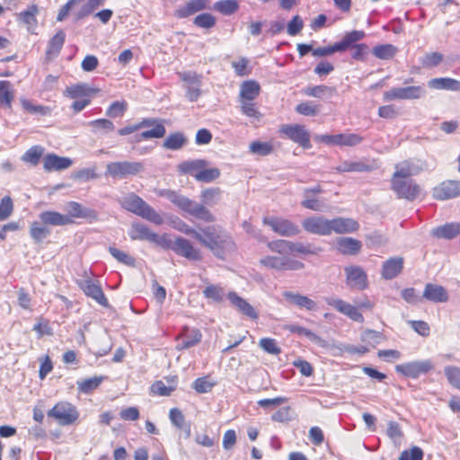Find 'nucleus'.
<instances>
[{
  "label": "nucleus",
  "instance_id": "obj_1",
  "mask_svg": "<svg viewBox=\"0 0 460 460\" xmlns=\"http://www.w3.org/2000/svg\"><path fill=\"white\" fill-rule=\"evenodd\" d=\"M268 249L279 255H264L259 263L268 270H300L305 264L294 257L285 254L316 255L322 249L311 244L295 243L286 239H277L267 243Z\"/></svg>",
  "mask_w": 460,
  "mask_h": 460
},
{
  "label": "nucleus",
  "instance_id": "obj_2",
  "mask_svg": "<svg viewBox=\"0 0 460 460\" xmlns=\"http://www.w3.org/2000/svg\"><path fill=\"white\" fill-rule=\"evenodd\" d=\"M197 241L221 260H225L228 252L236 249L232 236L220 226H208L200 228Z\"/></svg>",
  "mask_w": 460,
  "mask_h": 460
},
{
  "label": "nucleus",
  "instance_id": "obj_3",
  "mask_svg": "<svg viewBox=\"0 0 460 460\" xmlns=\"http://www.w3.org/2000/svg\"><path fill=\"white\" fill-rule=\"evenodd\" d=\"M151 127V129L145 130L135 136V142L139 143L152 138H161L165 135V128L163 122L156 119H144L138 123L128 125L118 130L119 136H127L138 131L141 128Z\"/></svg>",
  "mask_w": 460,
  "mask_h": 460
},
{
  "label": "nucleus",
  "instance_id": "obj_4",
  "mask_svg": "<svg viewBox=\"0 0 460 460\" xmlns=\"http://www.w3.org/2000/svg\"><path fill=\"white\" fill-rule=\"evenodd\" d=\"M119 204L124 209L136 214L155 225L160 226L164 223L163 217L139 196L133 192L123 197L119 200Z\"/></svg>",
  "mask_w": 460,
  "mask_h": 460
},
{
  "label": "nucleus",
  "instance_id": "obj_5",
  "mask_svg": "<svg viewBox=\"0 0 460 460\" xmlns=\"http://www.w3.org/2000/svg\"><path fill=\"white\" fill-rule=\"evenodd\" d=\"M49 418L53 419L60 426L75 424L80 417L77 407L68 401H58L47 412Z\"/></svg>",
  "mask_w": 460,
  "mask_h": 460
},
{
  "label": "nucleus",
  "instance_id": "obj_6",
  "mask_svg": "<svg viewBox=\"0 0 460 460\" xmlns=\"http://www.w3.org/2000/svg\"><path fill=\"white\" fill-rule=\"evenodd\" d=\"M366 36L364 31L353 30L346 32L341 41L335 42L333 45L321 47L313 50L314 57L331 56L335 52H344L349 49L351 43L358 42Z\"/></svg>",
  "mask_w": 460,
  "mask_h": 460
},
{
  "label": "nucleus",
  "instance_id": "obj_7",
  "mask_svg": "<svg viewBox=\"0 0 460 460\" xmlns=\"http://www.w3.org/2000/svg\"><path fill=\"white\" fill-rule=\"evenodd\" d=\"M279 133L304 149H310L311 135L305 126L301 124H284L279 128Z\"/></svg>",
  "mask_w": 460,
  "mask_h": 460
},
{
  "label": "nucleus",
  "instance_id": "obj_8",
  "mask_svg": "<svg viewBox=\"0 0 460 460\" xmlns=\"http://www.w3.org/2000/svg\"><path fill=\"white\" fill-rule=\"evenodd\" d=\"M434 368L431 360H415L395 366V371L404 377L416 379L421 375H426Z\"/></svg>",
  "mask_w": 460,
  "mask_h": 460
},
{
  "label": "nucleus",
  "instance_id": "obj_9",
  "mask_svg": "<svg viewBox=\"0 0 460 460\" xmlns=\"http://www.w3.org/2000/svg\"><path fill=\"white\" fill-rule=\"evenodd\" d=\"M262 224L270 226L272 231L280 236H295L300 233L297 225L289 219L278 217H264Z\"/></svg>",
  "mask_w": 460,
  "mask_h": 460
},
{
  "label": "nucleus",
  "instance_id": "obj_10",
  "mask_svg": "<svg viewBox=\"0 0 460 460\" xmlns=\"http://www.w3.org/2000/svg\"><path fill=\"white\" fill-rule=\"evenodd\" d=\"M422 85H410L405 87H394L384 93L385 101L395 100H419L425 95Z\"/></svg>",
  "mask_w": 460,
  "mask_h": 460
},
{
  "label": "nucleus",
  "instance_id": "obj_11",
  "mask_svg": "<svg viewBox=\"0 0 460 460\" xmlns=\"http://www.w3.org/2000/svg\"><path fill=\"white\" fill-rule=\"evenodd\" d=\"M391 189L398 198L410 201L416 199L421 191L420 185L412 179L391 181Z\"/></svg>",
  "mask_w": 460,
  "mask_h": 460
},
{
  "label": "nucleus",
  "instance_id": "obj_12",
  "mask_svg": "<svg viewBox=\"0 0 460 460\" xmlns=\"http://www.w3.org/2000/svg\"><path fill=\"white\" fill-rule=\"evenodd\" d=\"M144 165L140 162H112L107 164V172L113 178H125L136 175L143 171Z\"/></svg>",
  "mask_w": 460,
  "mask_h": 460
},
{
  "label": "nucleus",
  "instance_id": "obj_13",
  "mask_svg": "<svg viewBox=\"0 0 460 460\" xmlns=\"http://www.w3.org/2000/svg\"><path fill=\"white\" fill-rule=\"evenodd\" d=\"M173 252L187 260L200 261L203 259L202 252L190 240L183 237H176L173 241Z\"/></svg>",
  "mask_w": 460,
  "mask_h": 460
},
{
  "label": "nucleus",
  "instance_id": "obj_14",
  "mask_svg": "<svg viewBox=\"0 0 460 460\" xmlns=\"http://www.w3.org/2000/svg\"><path fill=\"white\" fill-rule=\"evenodd\" d=\"M304 230L309 234L317 235H330V219L323 217L313 216L306 217L302 222Z\"/></svg>",
  "mask_w": 460,
  "mask_h": 460
},
{
  "label": "nucleus",
  "instance_id": "obj_15",
  "mask_svg": "<svg viewBox=\"0 0 460 460\" xmlns=\"http://www.w3.org/2000/svg\"><path fill=\"white\" fill-rule=\"evenodd\" d=\"M346 273V284L351 288L364 290L367 288V275L359 266H348L344 269Z\"/></svg>",
  "mask_w": 460,
  "mask_h": 460
},
{
  "label": "nucleus",
  "instance_id": "obj_16",
  "mask_svg": "<svg viewBox=\"0 0 460 460\" xmlns=\"http://www.w3.org/2000/svg\"><path fill=\"white\" fill-rule=\"evenodd\" d=\"M432 196L437 200H446L460 196V181H445L441 182L433 189Z\"/></svg>",
  "mask_w": 460,
  "mask_h": 460
},
{
  "label": "nucleus",
  "instance_id": "obj_17",
  "mask_svg": "<svg viewBox=\"0 0 460 460\" xmlns=\"http://www.w3.org/2000/svg\"><path fill=\"white\" fill-rule=\"evenodd\" d=\"M210 2L211 0H188L184 4L174 10L173 16L177 19L188 18L208 8Z\"/></svg>",
  "mask_w": 460,
  "mask_h": 460
},
{
  "label": "nucleus",
  "instance_id": "obj_18",
  "mask_svg": "<svg viewBox=\"0 0 460 460\" xmlns=\"http://www.w3.org/2000/svg\"><path fill=\"white\" fill-rule=\"evenodd\" d=\"M331 234L332 233L338 234L355 233L359 229V224L357 220L350 217H337L330 219Z\"/></svg>",
  "mask_w": 460,
  "mask_h": 460
},
{
  "label": "nucleus",
  "instance_id": "obj_19",
  "mask_svg": "<svg viewBox=\"0 0 460 460\" xmlns=\"http://www.w3.org/2000/svg\"><path fill=\"white\" fill-rule=\"evenodd\" d=\"M176 339L177 341L181 340V342L177 347L179 350L188 349L201 341L202 333L197 328L184 326Z\"/></svg>",
  "mask_w": 460,
  "mask_h": 460
},
{
  "label": "nucleus",
  "instance_id": "obj_20",
  "mask_svg": "<svg viewBox=\"0 0 460 460\" xmlns=\"http://www.w3.org/2000/svg\"><path fill=\"white\" fill-rule=\"evenodd\" d=\"M73 164L69 157L59 156L54 153L47 154L43 156V169L47 172L53 171H63Z\"/></svg>",
  "mask_w": 460,
  "mask_h": 460
},
{
  "label": "nucleus",
  "instance_id": "obj_21",
  "mask_svg": "<svg viewBox=\"0 0 460 460\" xmlns=\"http://www.w3.org/2000/svg\"><path fill=\"white\" fill-rule=\"evenodd\" d=\"M68 208V214L65 215V217H70L71 224L75 223V218L89 219L90 221H96L98 219V215L95 210L84 208L76 201H70Z\"/></svg>",
  "mask_w": 460,
  "mask_h": 460
},
{
  "label": "nucleus",
  "instance_id": "obj_22",
  "mask_svg": "<svg viewBox=\"0 0 460 460\" xmlns=\"http://www.w3.org/2000/svg\"><path fill=\"white\" fill-rule=\"evenodd\" d=\"M79 287L87 296L92 297L103 306H108V299L99 284L92 281L91 279H86L83 282H80Z\"/></svg>",
  "mask_w": 460,
  "mask_h": 460
},
{
  "label": "nucleus",
  "instance_id": "obj_23",
  "mask_svg": "<svg viewBox=\"0 0 460 460\" xmlns=\"http://www.w3.org/2000/svg\"><path fill=\"white\" fill-rule=\"evenodd\" d=\"M40 13L39 6L35 4H31L24 11L20 12L16 14L19 22L26 25L27 31L31 34L35 33V30L38 27L37 15Z\"/></svg>",
  "mask_w": 460,
  "mask_h": 460
},
{
  "label": "nucleus",
  "instance_id": "obj_24",
  "mask_svg": "<svg viewBox=\"0 0 460 460\" xmlns=\"http://www.w3.org/2000/svg\"><path fill=\"white\" fill-rule=\"evenodd\" d=\"M362 248V243L352 237H339L335 240V249L343 255H357Z\"/></svg>",
  "mask_w": 460,
  "mask_h": 460
},
{
  "label": "nucleus",
  "instance_id": "obj_25",
  "mask_svg": "<svg viewBox=\"0 0 460 460\" xmlns=\"http://www.w3.org/2000/svg\"><path fill=\"white\" fill-rule=\"evenodd\" d=\"M66 32L58 30L48 41L45 56L48 60L56 58L61 52L66 41Z\"/></svg>",
  "mask_w": 460,
  "mask_h": 460
},
{
  "label": "nucleus",
  "instance_id": "obj_26",
  "mask_svg": "<svg viewBox=\"0 0 460 460\" xmlns=\"http://www.w3.org/2000/svg\"><path fill=\"white\" fill-rule=\"evenodd\" d=\"M323 192V189L320 184L314 188H307L304 190L305 199L302 200L301 205L310 210L320 211L322 210L323 204V202L315 198L316 195Z\"/></svg>",
  "mask_w": 460,
  "mask_h": 460
},
{
  "label": "nucleus",
  "instance_id": "obj_27",
  "mask_svg": "<svg viewBox=\"0 0 460 460\" xmlns=\"http://www.w3.org/2000/svg\"><path fill=\"white\" fill-rule=\"evenodd\" d=\"M422 296L433 303H445L448 300L447 289L440 285L432 283L426 284Z\"/></svg>",
  "mask_w": 460,
  "mask_h": 460
},
{
  "label": "nucleus",
  "instance_id": "obj_28",
  "mask_svg": "<svg viewBox=\"0 0 460 460\" xmlns=\"http://www.w3.org/2000/svg\"><path fill=\"white\" fill-rule=\"evenodd\" d=\"M207 205L197 203L196 201L190 200V204L186 208L185 212L190 216H193L197 219L211 223L215 221V216L206 208Z\"/></svg>",
  "mask_w": 460,
  "mask_h": 460
},
{
  "label": "nucleus",
  "instance_id": "obj_29",
  "mask_svg": "<svg viewBox=\"0 0 460 460\" xmlns=\"http://www.w3.org/2000/svg\"><path fill=\"white\" fill-rule=\"evenodd\" d=\"M227 298L243 314L253 320L258 319V314L255 309L235 292H229L227 294Z\"/></svg>",
  "mask_w": 460,
  "mask_h": 460
},
{
  "label": "nucleus",
  "instance_id": "obj_30",
  "mask_svg": "<svg viewBox=\"0 0 460 460\" xmlns=\"http://www.w3.org/2000/svg\"><path fill=\"white\" fill-rule=\"evenodd\" d=\"M376 168V164L375 161H372L371 163H366L362 161L358 162H349V161H344L341 163L336 170L339 172H371Z\"/></svg>",
  "mask_w": 460,
  "mask_h": 460
},
{
  "label": "nucleus",
  "instance_id": "obj_31",
  "mask_svg": "<svg viewBox=\"0 0 460 460\" xmlns=\"http://www.w3.org/2000/svg\"><path fill=\"white\" fill-rule=\"evenodd\" d=\"M419 171L412 162L404 160L395 165V171L391 181L411 179V177L417 174Z\"/></svg>",
  "mask_w": 460,
  "mask_h": 460
},
{
  "label": "nucleus",
  "instance_id": "obj_32",
  "mask_svg": "<svg viewBox=\"0 0 460 460\" xmlns=\"http://www.w3.org/2000/svg\"><path fill=\"white\" fill-rule=\"evenodd\" d=\"M40 220L41 223L46 225L48 227L49 226H66L71 225L70 217H65V215L52 210H46L41 212L39 215Z\"/></svg>",
  "mask_w": 460,
  "mask_h": 460
},
{
  "label": "nucleus",
  "instance_id": "obj_33",
  "mask_svg": "<svg viewBox=\"0 0 460 460\" xmlns=\"http://www.w3.org/2000/svg\"><path fill=\"white\" fill-rule=\"evenodd\" d=\"M403 268V259L401 257L390 258L383 263L382 277L392 279L401 273Z\"/></svg>",
  "mask_w": 460,
  "mask_h": 460
},
{
  "label": "nucleus",
  "instance_id": "obj_34",
  "mask_svg": "<svg viewBox=\"0 0 460 460\" xmlns=\"http://www.w3.org/2000/svg\"><path fill=\"white\" fill-rule=\"evenodd\" d=\"M428 85L435 90L460 92V81L451 77H438L430 79Z\"/></svg>",
  "mask_w": 460,
  "mask_h": 460
},
{
  "label": "nucleus",
  "instance_id": "obj_35",
  "mask_svg": "<svg viewBox=\"0 0 460 460\" xmlns=\"http://www.w3.org/2000/svg\"><path fill=\"white\" fill-rule=\"evenodd\" d=\"M460 234V223H447L432 230V235L437 238L453 239Z\"/></svg>",
  "mask_w": 460,
  "mask_h": 460
},
{
  "label": "nucleus",
  "instance_id": "obj_36",
  "mask_svg": "<svg viewBox=\"0 0 460 460\" xmlns=\"http://www.w3.org/2000/svg\"><path fill=\"white\" fill-rule=\"evenodd\" d=\"M337 93V89L334 86H328L325 84H319L314 86H308L303 89V93L308 97L323 98L332 97Z\"/></svg>",
  "mask_w": 460,
  "mask_h": 460
},
{
  "label": "nucleus",
  "instance_id": "obj_37",
  "mask_svg": "<svg viewBox=\"0 0 460 460\" xmlns=\"http://www.w3.org/2000/svg\"><path fill=\"white\" fill-rule=\"evenodd\" d=\"M283 296L289 303L294 304L300 308H305L308 311L314 310L316 307V303L314 300L300 294L284 292Z\"/></svg>",
  "mask_w": 460,
  "mask_h": 460
},
{
  "label": "nucleus",
  "instance_id": "obj_38",
  "mask_svg": "<svg viewBox=\"0 0 460 460\" xmlns=\"http://www.w3.org/2000/svg\"><path fill=\"white\" fill-rule=\"evenodd\" d=\"M106 379L105 376H94L93 377L82 379L76 382L77 390L79 393L84 394H92L94 390H96L101 384Z\"/></svg>",
  "mask_w": 460,
  "mask_h": 460
},
{
  "label": "nucleus",
  "instance_id": "obj_39",
  "mask_svg": "<svg viewBox=\"0 0 460 460\" xmlns=\"http://www.w3.org/2000/svg\"><path fill=\"white\" fill-rule=\"evenodd\" d=\"M240 8L237 0H219L214 3L212 9L224 16L235 13Z\"/></svg>",
  "mask_w": 460,
  "mask_h": 460
},
{
  "label": "nucleus",
  "instance_id": "obj_40",
  "mask_svg": "<svg viewBox=\"0 0 460 460\" xmlns=\"http://www.w3.org/2000/svg\"><path fill=\"white\" fill-rule=\"evenodd\" d=\"M261 92L260 84L253 80L245 81L241 84L240 99L242 100H255Z\"/></svg>",
  "mask_w": 460,
  "mask_h": 460
},
{
  "label": "nucleus",
  "instance_id": "obj_41",
  "mask_svg": "<svg viewBox=\"0 0 460 460\" xmlns=\"http://www.w3.org/2000/svg\"><path fill=\"white\" fill-rule=\"evenodd\" d=\"M154 233L147 226L141 223H134L128 234L131 240H146L151 242Z\"/></svg>",
  "mask_w": 460,
  "mask_h": 460
},
{
  "label": "nucleus",
  "instance_id": "obj_42",
  "mask_svg": "<svg viewBox=\"0 0 460 460\" xmlns=\"http://www.w3.org/2000/svg\"><path fill=\"white\" fill-rule=\"evenodd\" d=\"M50 234V229L41 223V221H33L30 225V235L31 239L39 243Z\"/></svg>",
  "mask_w": 460,
  "mask_h": 460
},
{
  "label": "nucleus",
  "instance_id": "obj_43",
  "mask_svg": "<svg viewBox=\"0 0 460 460\" xmlns=\"http://www.w3.org/2000/svg\"><path fill=\"white\" fill-rule=\"evenodd\" d=\"M204 164V159L183 161L178 164V171L181 174H190L196 179V175Z\"/></svg>",
  "mask_w": 460,
  "mask_h": 460
},
{
  "label": "nucleus",
  "instance_id": "obj_44",
  "mask_svg": "<svg viewBox=\"0 0 460 460\" xmlns=\"http://www.w3.org/2000/svg\"><path fill=\"white\" fill-rule=\"evenodd\" d=\"M14 92L9 81H0V105L7 109L12 108Z\"/></svg>",
  "mask_w": 460,
  "mask_h": 460
},
{
  "label": "nucleus",
  "instance_id": "obj_45",
  "mask_svg": "<svg viewBox=\"0 0 460 460\" xmlns=\"http://www.w3.org/2000/svg\"><path fill=\"white\" fill-rule=\"evenodd\" d=\"M187 143V137L182 132L171 133L164 141L163 146L169 150H179Z\"/></svg>",
  "mask_w": 460,
  "mask_h": 460
},
{
  "label": "nucleus",
  "instance_id": "obj_46",
  "mask_svg": "<svg viewBox=\"0 0 460 460\" xmlns=\"http://www.w3.org/2000/svg\"><path fill=\"white\" fill-rule=\"evenodd\" d=\"M222 190L218 187H210L203 190L200 193V200L207 206L217 205L221 199Z\"/></svg>",
  "mask_w": 460,
  "mask_h": 460
},
{
  "label": "nucleus",
  "instance_id": "obj_47",
  "mask_svg": "<svg viewBox=\"0 0 460 460\" xmlns=\"http://www.w3.org/2000/svg\"><path fill=\"white\" fill-rule=\"evenodd\" d=\"M44 154V147L41 146H32L22 156V161L32 166H37Z\"/></svg>",
  "mask_w": 460,
  "mask_h": 460
},
{
  "label": "nucleus",
  "instance_id": "obj_48",
  "mask_svg": "<svg viewBox=\"0 0 460 460\" xmlns=\"http://www.w3.org/2000/svg\"><path fill=\"white\" fill-rule=\"evenodd\" d=\"M208 161L205 160V164L196 175V181L200 182H211L219 178L221 174L220 170L217 167L208 168Z\"/></svg>",
  "mask_w": 460,
  "mask_h": 460
},
{
  "label": "nucleus",
  "instance_id": "obj_49",
  "mask_svg": "<svg viewBox=\"0 0 460 460\" xmlns=\"http://www.w3.org/2000/svg\"><path fill=\"white\" fill-rule=\"evenodd\" d=\"M274 150L273 145L270 142L253 141L249 146V151L252 154L261 156L270 155Z\"/></svg>",
  "mask_w": 460,
  "mask_h": 460
},
{
  "label": "nucleus",
  "instance_id": "obj_50",
  "mask_svg": "<svg viewBox=\"0 0 460 460\" xmlns=\"http://www.w3.org/2000/svg\"><path fill=\"white\" fill-rule=\"evenodd\" d=\"M364 137L356 133L338 134L337 146H355L363 141Z\"/></svg>",
  "mask_w": 460,
  "mask_h": 460
},
{
  "label": "nucleus",
  "instance_id": "obj_51",
  "mask_svg": "<svg viewBox=\"0 0 460 460\" xmlns=\"http://www.w3.org/2000/svg\"><path fill=\"white\" fill-rule=\"evenodd\" d=\"M163 195L184 212L190 204V199L189 198L180 195L174 190H165Z\"/></svg>",
  "mask_w": 460,
  "mask_h": 460
},
{
  "label": "nucleus",
  "instance_id": "obj_52",
  "mask_svg": "<svg viewBox=\"0 0 460 460\" xmlns=\"http://www.w3.org/2000/svg\"><path fill=\"white\" fill-rule=\"evenodd\" d=\"M240 102H241V106H240V109H241V111L243 114L246 115L247 117H250V118H254V119H261V113L260 112L256 103L253 102V100H242L240 99Z\"/></svg>",
  "mask_w": 460,
  "mask_h": 460
},
{
  "label": "nucleus",
  "instance_id": "obj_53",
  "mask_svg": "<svg viewBox=\"0 0 460 460\" xmlns=\"http://www.w3.org/2000/svg\"><path fill=\"white\" fill-rule=\"evenodd\" d=\"M193 23L199 28L211 29L216 25L217 19L209 13H202L194 18Z\"/></svg>",
  "mask_w": 460,
  "mask_h": 460
},
{
  "label": "nucleus",
  "instance_id": "obj_54",
  "mask_svg": "<svg viewBox=\"0 0 460 460\" xmlns=\"http://www.w3.org/2000/svg\"><path fill=\"white\" fill-rule=\"evenodd\" d=\"M444 374L448 383L455 388L460 390V367L447 366L444 368Z\"/></svg>",
  "mask_w": 460,
  "mask_h": 460
},
{
  "label": "nucleus",
  "instance_id": "obj_55",
  "mask_svg": "<svg viewBox=\"0 0 460 460\" xmlns=\"http://www.w3.org/2000/svg\"><path fill=\"white\" fill-rule=\"evenodd\" d=\"M444 59V56L439 52L426 53L420 59V64L425 68L438 66Z\"/></svg>",
  "mask_w": 460,
  "mask_h": 460
},
{
  "label": "nucleus",
  "instance_id": "obj_56",
  "mask_svg": "<svg viewBox=\"0 0 460 460\" xmlns=\"http://www.w3.org/2000/svg\"><path fill=\"white\" fill-rule=\"evenodd\" d=\"M65 93L71 99H77L89 96V88L85 84H77L66 87Z\"/></svg>",
  "mask_w": 460,
  "mask_h": 460
},
{
  "label": "nucleus",
  "instance_id": "obj_57",
  "mask_svg": "<svg viewBox=\"0 0 460 460\" xmlns=\"http://www.w3.org/2000/svg\"><path fill=\"white\" fill-rule=\"evenodd\" d=\"M103 3L104 0H88L87 2L84 3L80 10L76 13V19L80 20L88 16Z\"/></svg>",
  "mask_w": 460,
  "mask_h": 460
},
{
  "label": "nucleus",
  "instance_id": "obj_58",
  "mask_svg": "<svg viewBox=\"0 0 460 460\" xmlns=\"http://www.w3.org/2000/svg\"><path fill=\"white\" fill-rule=\"evenodd\" d=\"M203 295L208 299H211L215 302H221L225 293L222 287L210 284L205 288Z\"/></svg>",
  "mask_w": 460,
  "mask_h": 460
},
{
  "label": "nucleus",
  "instance_id": "obj_59",
  "mask_svg": "<svg viewBox=\"0 0 460 460\" xmlns=\"http://www.w3.org/2000/svg\"><path fill=\"white\" fill-rule=\"evenodd\" d=\"M259 346L267 353L278 356L281 353V348L275 339L262 338L259 341Z\"/></svg>",
  "mask_w": 460,
  "mask_h": 460
},
{
  "label": "nucleus",
  "instance_id": "obj_60",
  "mask_svg": "<svg viewBox=\"0 0 460 460\" xmlns=\"http://www.w3.org/2000/svg\"><path fill=\"white\" fill-rule=\"evenodd\" d=\"M22 108L31 114H40L42 116H47L51 113V109L48 106L43 105H34L29 100H22Z\"/></svg>",
  "mask_w": 460,
  "mask_h": 460
},
{
  "label": "nucleus",
  "instance_id": "obj_61",
  "mask_svg": "<svg viewBox=\"0 0 460 460\" xmlns=\"http://www.w3.org/2000/svg\"><path fill=\"white\" fill-rule=\"evenodd\" d=\"M13 201L10 196H4L0 200V221H4L11 217L13 212Z\"/></svg>",
  "mask_w": 460,
  "mask_h": 460
},
{
  "label": "nucleus",
  "instance_id": "obj_62",
  "mask_svg": "<svg viewBox=\"0 0 460 460\" xmlns=\"http://www.w3.org/2000/svg\"><path fill=\"white\" fill-rule=\"evenodd\" d=\"M128 109L126 101H117L112 102L106 111V114L111 118L122 117Z\"/></svg>",
  "mask_w": 460,
  "mask_h": 460
},
{
  "label": "nucleus",
  "instance_id": "obj_63",
  "mask_svg": "<svg viewBox=\"0 0 460 460\" xmlns=\"http://www.w3.org/2000/svg\"><path fill=\"white\" fill-rule=\"evenodd\" d=\"M372 52L380 59H389L394 56L395 48L391 44L378 45L373 49Z\"/></svg>",
  "mask_w": 460,
  "mask_h": 460
},
{
  "label": "nucleus",
  "instance_id": "obj_64",
  "mask_svg": "<svg viewBox=\"0 0 460 460\" xmlns=\"http://www.w3.org/2000/svg\"><path fill=\"white\" fill-rule=\"evenodd\" d=\"M423 451L420 447L414 446L409 450H403L398 460H422Z\"/></svg>",
  "mask_w": 460,
  "mask_h": 460
}]
</instances>
